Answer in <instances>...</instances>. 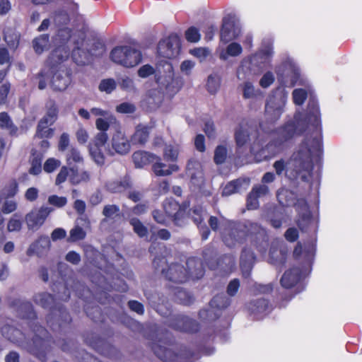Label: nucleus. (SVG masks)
I'll return each mask as SVG.
<instances>
[{"label": "nucleus", "instance_id": "f257e3e1", "mask_svg": "<svg viewBox=\"0 0 362 362\" xmlns=\"http://www.w3.org/2000/svg\"><path fill=\"white\" fill-rule=\"evenodd\" d=\"M295 120L296 123L295 121H289L276 129L273 132V139L267 146V148L274 147L279 150L286 142L294 137L301 122L304 125L299 129L298 134H301L309 127H312L315 136L313 137L306 136L299 145L298 149L293 153L291 158L295 176L299 177L303 182H310L313 175V160L314 159L316 161L320 160L323 151L321 115L317 101L310 98L303 119L299 120L295 116Z\"/></svg>", "mask_w": 362, "mask_h": 362}, {"label": "nucleus", "instance_id": "f03ea898", "mask_svg": "<svg viewBox=\"0 0 362 362\" xmlns=\"http://www.w3.org/2000/svg\"><path fill=\"white\" fill-rule=\"evenodd\" d=\"M247 240L260 253L266 252L269 246L267 232L260 224L245 220L228 221L222 233V240L228 247L243 244Z\"/></svg>", "mask_w": 362, "mask_h": 362}, {"label": "nucleus", "instance_id": "7ed1b4c3", "mask_svg": "<svg viewBox=\"0 0 362 362\" xmlns=\"http://www.w3.org/2000/svg\"><path fill=\"white\" fill-rule=\"evenodd\" d=\"M33 301L35 304L40 305L43 308H49L50 313L46 317L47 325L52 328L54 326V322L56 321L59 327L65 324H70L72 319L69 313L63 305L53 306L55 302L54 296L47 292L37 293L33 296Z\"/></svg>", "mask_w": 362, "mask_h": 362}, {"label": "nucleus", "instance_id": "20e7f679", "mask_svg": "<svg viewBox=\"0 0 362 362\" xmlns=\"http://www.w3.org/2000/svg\"><path fill=\"white\" fill-rule=\"evenodd\" d=\"M30 327L34 335L27 343L28 351L41 362H47L52 337L45 327L39 324L33 322Z\"/></svg>", "mask_w": 362, "mask_h": 362}, {"label": "nucleus", "instance_id": "39448f33", "mask_svg": "<svg viewBox=\"0 0 362 362\" xmlns=\"http://www.w3.org/2000/svg\"><path fill=\"white\" fill-rule=\"evenodd\" d=\"M167 264L166 258L164 255H156L153 260V266L156 270H160L165 279L175 284H182L189 279V272L187 269L181 264L172 263L164 268Z\"/></svg>", "mask_w": 362, "mask_h": 362}, {"label": "nucleus", "instance_id": "423d86ee", "mask_svg": "<svg viewBox=\"0 0 362 362\" xmlns=\"http://www.w3.org/2000/svg\"><path fill=\"white\" fill-rule=\"evenodd\" d=\"M173 344L174 341L172 339L167 341L159 339L158 341L152 342L151 347L155 355L164 362H179L184 358L192 362V359L194 356L193 351L185 350L184 354H178L172 350L171 346Z\"/></svg>", "mask_w": 362, "mask_h": 362}, {"label": "nucleus", "instance_id": "0eeeda50", "mask_svg": "<svg viewBox=\"0 0 362 362\" xmlns=\"http://www.w3.org/2000/svg\"><path fill=\"white\" fill-rule=\"evenodd\" d=\"M110 57L113 62L128 68L138 65L142 60L139 50L127 45L113 48Z\"/></svg>", "mask_w": 362, "mask_h": 362}, {"label": "nucleus", "instance_id": "6e6552de", "mask_svg": "<svg viewBox=\"0 0 362 362\" xmlns=\"http://www.w3.org/2000/svg\"><path fill=\"white\" fill-rule=\"evenodd\" d=\"M189 206L188 202L180 204L175 199L166 198L163 202V208L168 218L173 224L178 227H182L187 223L188 216L187 211Z\"/></svg>", "mask_w": 362, "mask_h": 362}, {"label": "nucleus", "instance_id": "1a4fd4ad", "mask_svg": "<svg viewBox=\"0 0 362 362\" xmlns=\"http://www.w3.org/2000/svg\"><path fill=\"white\" fill-rule=\"evenodd\" d=\"M230 298L225 294H217L210 300L209 308L202 309L199 310V317L203 320H216L221 315L220 311L228 308L230 305Z\"/></svg>", "mask_w": 362, "mask_h": 362}, {"label": "nucleus", "instance_id": "9d476101", "mask_svg": "<svg viewBox=\"0 0 362 362\" xmlns=\"http://www.w3.org/2000/svg\"><path fill=\"white\" fill-rule=\"evenodd\" d=\"M181 42L179 36L172 33L166 38L160 40L157 50L158 54L164 58L173 59L180 53Z\"/></svg>", "mask_w": 362, "mask_h": 362}, {"label": "nucleus", "instance_id": "9b49d317", "mask_svg": "<svg viewBox=\"0 0 362 362\" xmlns=\"http://www.w3.org/2000/svg\"><path fill=\"white\" fill-rule=\"evenodd\" d=\"M168 326L175 330L191 334L198 332L200 329L197 321L181 315L171 317Z\"/></svg>", "mask_w": 362, "mask_h": 362}, {"label": "nucleus", "instance_id": "f8f14e48", "mask_svg": "<svg viewBox=\"0 0 362 362\" xmlns=\"http://www.w3.org/2000/svg\"><path fill=\"white\" fill-rule=\"evenodd\" d=\"M108 136L104 133H98L92 142L89 144V152L91 158L98 165H103L105 162V157L103 153L102 148L107 143Z\"/></svg>", "mask_w": 362, "mask_h": 362}, {"label": "nucleus", "instance_id": "ddd939ff", "mask_svg": "<svg viewBox=\"0 0 362 362\" xmlns=\"http://www.w3.org/2000/svg\"><path fill=\"white\" fill-rule=\"evenodd\" d=\"M55 70L51 80V87L54 91L65 90L71 82V70L66 66H59Z\"/></svg>", "mask_w": 362, "mask_h": 362}, {"label": "nucleus", "instance_id": "4468645a", "mask_svg": "<svg viewBox=\"0 0 362 362\" xmlns=\"http://www.w3.org/2000/svg\"><path fill=\"white\" fill-rule=\"evenodd\" d=\"M110 144L112 150L110 149L109 152L112 156L115 153L124 156L130 151V141L121 130H116L112 134Z\"/></svg>", "mask_w": 362, "mask_h": 362}, {"label": "nucleus", "instance_id": "2eb2a0df", "mask_svg": "<svg viewBox=\"0 0 362 362\" xmlns=\"http://www.w3.org/2000/svg\"><path fill=\"white\" fill-rule=\"evenodd\" d=\"M52 209L42 206L37 211H32L25 216L28 228L31 230L38 229L51 213Z\"/></svg>", "mask_w": 362, "mask_h": 362}, {"label": "nucleus", "instance_id": "dca6fc26", "mask_svg": "<svg viewBox=\"0 0 362 362\" xmlns=\"http://www.w3.org/2000/svg\"><path fill=\"white\" fill-rule=\"evenodd\" d=\"M306 269L298 267H293L286 270L282 275L280 283L286 288H291L295 286L306 272Z\"/></svg>", "mask_w": 362, "mask_h": 362}, {"label": "nucleus", "instance_id": "f3484780", "mask_svg": "<svg viewBox=\"0 0 362 362\" xmlns=\"http://www.w3.org/2000/svg\"><path fill=\"white\" fill-rule=\"evenodd\" d=\"M269 57L268 51H261L252 54L249 58L250 70L255 75L262 74L266 68V64L269 63Z\"/></svg>", "mask_w": 362, "mask_h": 362}, {"label": "nucleus", "instance_id": "a211bd4d", "mask_svg": "<svg viewBox=\"0 0 362 362\" xmlns=\"http://www.w3.org/2000/svg\"><path fill=\"white\" fill-rule=\"evenodd\" d=\"M69 50L66 46H58L55 47L49 56L47 62L52 71L62 66V62L69 59Z\"/></svg>", "mask_w": 362, "mask_h": 362}, {"label": "nucleus", "instance_id": "6ab92c4d", "mask_svg": "<svg viewBox=\"0 0 362 362\" xmlns=\"http://www.w3.org/2000/svg\"><path fill=\"white\" fill-rule=\"evenodd\" d=\"M220 37L224 43L229 42L238 37L235 21L231 16H228L223 18Z\"/></svg>", "mask_w": 362, "mask_h": 362}, {"label": "nucleus", "instance_id": "aec40b11", "mask_svg": "<svg viewBox=\"0 0 362 362\" xmlns=\"http://www.w3.org/2000/svg\"><path fill=\"white\" fill-rule=\"evenodd\" d=\"M132 160L136 168H141L153 163L155 160H160V157L149 151L139 150L132 154Z\"/></svg>", "mask_w": 362, "mask_h": 362}, {"label": "nucleus", "instance_id": "412c9836", "mask_svg": "<svg viewBox=\"0 0 362 362\" xmlns=\"http://www.w3.org/2000/svg\"><path fill=\"white\" fill-rule=\"evenodd\" d=\"M152 126L139 124L135 127L134 134L131 136V141L134 145L144 146L148 141Z\"/></svg>", "mask_w": 362, "mask_h": 362}, {"label": "nucleus", "instance_id": "4be33fe9", "mask_svg": "<svg viewBox=\"0 0 362 362\" xmlns=\"http://www.w3.org/2000/svg\"><path fill=\"white\" fill-rule=\"evenodd\" d=\"M255 259L256 257L253 251L247 247L243 249L240 255V266L243 274L245 273L250 274Z\"/></svg>", "mask_w": 362, "mask_h": 362}, {"label": "nucleus", "instance_id": "5701e85b", "mask_svg": "<svg viewBox=\"0 0 362 362\" xmlns=\"http://www.w3.org/2000/svg\"><path fill=\"white\" fill-rule=\"evenodd\" d=\"M270 303L264 298L250 300L247 304V309L251 315H259L269 310Z\"/></svg>", "mask_w": 362, "mask_h": 362}, {"label": "nucleus", "instance_id": "b1692460", "mask_svg": "<svg viewBox=\"0 0 362 362\" xmlns=\"http://www.w3.org/2000/svg\"><path fill=\"white\" fill-rule=\"evenodd\" d=\"M163 99V94L160 91L153 89L148 91L144 100L148 108L153 111L157 110L161 105Z\"/></svg>", "mask_w": 362, "mask_h": 362}, {"label": "nucleus", "instance_id": "393cba45", "mask_svg": "<svg viewBox=\"0 0 362 362\" xmlns=\"http://www.w3.org/2000/svg\"><path fill=\"white\" fill-rule=\"evenodd\" d=\"M107 189L112 193H122L132 188V184L129 177L109 182L107 184Z\"/></svg>", "mask_w": 362, "mask_h": 362}, {"label": "nucleus", "instance_id": "a878e982", "mask_svg": "<svg viewBox=\"0 0 362 362\" xmlns=\"http://www.w3.org/2000/svg\"><path fill=\"white\" fill-rule=\"evenodd\" d=\"M160 160H155L152 165V170L157 176H167L171 175L173 172H177L179 167L177 164H166L162 163Z\"/></svg>", "mask_w": 362, "mask_h": 362}, {"label": "nucleus", "instance_id": "bb28decb", "mask_svg": "<svg viewBox=\"0 0 362 362\" xmlns=\"http://www.w3.org/2000/svg\"><path fill=\"white\" fill-rule=\"evenodd\" d=\"M43 153L35 149L31 151V156L30 158V167L28 172L30 175H38L42 173V170Z\"/></svg>", "mask_w": 362, "mask_h": 362}, {"label": "nucleus", "instance_id": "cd10ccee", "mask_svg": "<svg viewBox=\"0 0 362 362\" xmlns=\"http://www.w3.org/2000/svg\"><path fill=\"white\" fill-rule=\"evenodd\" d=\"M185 173L191 180L198 179L203 175L202 163L197 159H189L187 163Z\"/></svg>", "mask_w": 362, "mask_h": 362}, {"label": "nucleus", "instance_id": "c85d7f7f", "mask_svg": "<svg viewBox=\"0 0 362 362\" xmlns=\"http://www.w3.org/2000/svg\"><path fill=\"white\" fill-rule=\"evenodd\" d=\"M52 124L48 123L46 119H40L35 134V138L37 139H51L54 136V129L49 127Z\"/></svg>", "mask_w": 362, "mask_h": 362}, {"label": "nucleus", "instance_id": "c756f323", "mask_svg": "<svg viewBox=\"0 0 362 362\" xmlns=\"http://www.w3.org/2000/svg\"><path fill=\"white\" fill-rule=\"evenodd\" d=\"M0 128L8 131L11 136H16L18 135V128L13 123L7 112H0Z\"/></svg>", "mask_w": 362, "mask_h": 362}, {"label": "nucleus", "instance_id": "7c9ffc66", "mask_svg": "<svg viewBox=\"0 0 362 362\" xmlns=\"http://www.w3.org/2000/svg\"><path fill=\"white\" fill-rule=\"evenodd\" d=\"M45 108L46 113L40 119H46L48 123L54 124L58 118L59 107L57 104L54 100L49 99L45 104Z\"/></svg>", "mask_w": 362, "mask_h": 362}, {"label": "nucleus", "instance_id": "2f4dec72", "mask_svg": "<svg viewBox=\"0 0 362 362\" xmlns=\"http://www.w3.org/2000/svg\"><path fill=\"white\" fill-rule=\"evenodd\" d=\"M18 192V183L16 179H11L1 190L0 201L14 197Z\"/></svg>", "mask_w": 362, "mask_h": 362}, {"label": "nucleus", "instance_id": "473e14b6", "mask_svg": "<svg viewBox=\"0 0 362 362\" xmlns=\"http://www.w3.org/2000/svg\"><path fill=\"white\" fill-rule=\"evenodd\" d=\"M234 139L237 146V153H240L241 148L250 140V134L247 129H244L241 125L235 129L234 134Z\"/></svg>", "mask_w": 362, "mask_h": 362}, {"label": "nucleus", "instance_id": "72a5a7b5", "mask_svg": "<svg viewBox=\"0 0 362 362\" xmlns=\"http://www.w3.org/2000/svg\"><path fill=\"white\" fill-rule=\"evenodd\" d=\"M90 175L89 172L83 170L78 172L77 168H70L69 180L74 185H78L81 182H87L90 180Z\"/></svg>", "mask_w": 362, "mask_h": 362}, {"label": "nucleus", "instance_id": "f704fd0d", "mask_svg": "<svg viewBox=\"0 0 362 362\" xmlns=\"http://www.w3.org/2000/svg\"><path fill=\"white\" fill-rule=\"evenodd\" d=\"M244 182L245 180L240 178H238L228 182L223 189L222 196L227 197L238 192L241 189Z\"/></svg>", "mask_w": 362, "mask_h": 362}, {"label": "nucleus", "instance_id": "c9c22d12", "mask_svg": "<svg viewBox=\"0 0 362 362\" xmlns=\"http://www.w3.org/2000/svg\"><path fill=\"white\" fill-rule=\"evenodd\" d=\"M283 112V108L280 106L274 107L270 103H267L265 106V116L270 122L277 121Z\"/></svg>", "mask_w": 362, "mask_h": 362}, {"label": "nucleus", "instance_id": "e433bc0d", "mask_svg": "<svg viewBox=\"0 0 362 362\" xmlns=\"http://www.w3.org/2000/svg\"><path fill=\"white\" fill-rule=\"evenodd\" d=\"M49 40L48 34H42L33 40V46L35 52L41 54L47 47Z\"/></svg>", "mask_w": 362, "mask_h": 362}, {"label": "nucleus", "instance_id": "4c0bfd02", "mask_svg": "<svg viewBox=\"0 0 362 362\" xmlns=\"http://www.w3.org/2000/svg\"><path fill=\"white\" fill-rule=\"evenodd\" d=\"M23 318L30 321L37 319V313L34 310L33 304L30 301L22 302L19 306Z\"/></svg>", "mask_w": 362, "mask_h": 362}, {"label": "nucleus", "instance_id": "58836bf2", "mask_svg": "<svg viewBox=\"0 0 362 362\" xmlns=\"http://www.w3.org/2000/svg\"><path fill=\"white\" fill-rule=\"evenodd\" d=\"M84 310L88 317H90L93 322H103L104 320V316L101 308L98 305L94 306H86Z\"/></svg>", "mask_w": 362, "mask_h": 362}, {"label": "nucleus", "instance_id": "ea45409f", "mask_svg": "<svg viewBox=\"0 0 362 362\" xmlns=\"http://www.w3.org/2000/svg\"><path fill=\"white\" fill-rule=\"evenodd\" d=\"M66 160L69 165L83 162V157L76 147L71 146L66 153Z\"/></svg>", "mask_w": 362, "mask_h": 362}, {"label": "nucleus", "instance_id": "a19ab883", "mask_svg": "<svg viewBox=\"0 0 362 362\" xmlns=\"http://www.w3.org/2000/svg\"><path fill=\"white\" fill-rule=\"evenodd\" d=\"M23 222L22 216L18 213L14 214L7 223L8 231H20L22 228Z\"/></svg>", "mask_w": 362, "mask_h": 362}, {"label": "nucleus", "instance_id": "79ce46f5", "mask_svg": "<svg viewBox=\"0 0 362 362\" xmlns=\"http://www.w3.org/2000/svg\"><path fill=\"white\" fill-rule=\"evenodd\" d=\"M88 53L83 49L77 47L73 49L71 58L77 65L84 66L88 62Z\"/></svg>", "mask_w": 362, "mask_h": 362}, {"label": "nucleus", "instance_id": "37998d69", "mask_svg": "<svg viewBox=\"0 0 362 362\" xmlns=\"http://www.w3.org/2000/svg\"><path fill=\"white\" fill-rule=\"evenodd\" d=\"M228 149L224 145H218L214 150V162L216 165H221L226 160Z\"/></svg>", "mask_w": 362, "mask_h": 362}, {"label": "nucleus", "instance_id": "c03bdc74", "mask_svg": "<svg viewBox=\"0 0 362 362\" xmlns=\"http://www.w3.org/2000/svg\"><path fill=\"white\" fill-rule=\"evenodd\" d=\"M131 226L133 227L134 232L139 237H146L148 230L146 226H145L141 221L137 218H133L129 221Z\"/></svg>", "mask_w": 362, "mask_h": 362}, {"label": "nucleus", "instance_id": "a18cd8bd", "mask_svg": "<svg viewBox=\"0 0 362 362\" xmlns=\"http://www.w3.org/2000/svg\"><path fill=\"white\" fill-rule=\"evenodd\" d=\"M311 222L312 215L308 211L299 215L296 223L301 231H306Z\"/></svg>", "mask_w": 362, "mask_h": 362}, {"label": "nucleus", "instance_id": "49530a36", "mask_svg": "<svg viewBox=\"0 0 362 362\" xmlns=\"http://www.w3.org/2000/svg\"><path fill=\"white\" fill-rule=\"evenodd\" d=\"M117 88V83L113 78H105L103 79L98 86V89L101 92H105L106 93H111Z\"/></svg>", "mask_w": 362, "mask_h": 362}, {"label": "nucleus", "instance_id": "de8ad7c7", "mask_svg": "<svg viewBox=\"0 0 362 362\" xmlns=\"http://www.w3.org/2000/svg\"><path fill=\"white\" fill-rule=\"evenodd\" d=\"M188 218H191L193 222L199 227L203 222L202 209L200 206H194L189 210Z\"/></svg>", "mask_w": 362, "mask_h": 362}, {"label": "nucleus", "instance_id": "09e8293b", "mask_svg": "<svg viewBox=\"0 0 362 362\" xmlns=\"http://www.w3.org/2000/svg\"><path fill=\"white\" fill-rule=\"evenodd\" d=\"M293 101L296 105H302L308 98V93L303 88H296L292 93Z\"/></svg>", "mask_w": 362, "mask_h": 362}, {"label": "nucleus", "instance_id": "8fccbe9b", "mask_svg": "<svg viewBox=\"0 0 362 362\" xmlns=\"http://www.w3.org/2000/svg\"><path fill=\"white\" fill-rule=\"evenodd\" d=\"M54 21L59 25H67L70 22L68 12L64 9H59L54 13Z\"/></svg>", "mask_w": 362, "mask_h": 362}, {"label": "nucleus", "instance_id": "3c124183", "mask_svg": "<svg viewBox=\"0 0 362 362\" xmlns=\"http://www.w3.org/2000/svg\"><path fill=\"white\" fill-rule=\"evenodd\" d=\"M61 165L59 160L54 158H47L43 165V170L47 173H52L57 170Z\"/></svg>", "mask_w": 362, "mask_h": 362}, {"label": "nucleus", "instance_id": "603ef678", "mask_svg": "<svg viewBox=\"0 0 362 362\" xmlns=\"http://www.w3.org/2000/svg\"><path fill=\"white\" fill-rule=\"evenodd\" d=\"M70 240L72 242H76L78 240H83L86 236V233L83 230V228H81L79 226H76L70 230Z\"/></svg>", "mask_w": 362, "mask_h": 362}, {"label": "nucleus", "instance_id": "864d4df0", "mask_svg": "<svg viewBox=\"0 0 362 362\" xmlns=\"http://www.w3.org/2000/svg\"><path fill=\"white\" fill-rule=\"evenodd\" d=\"M186 40L189 42H197L201 37L199 30L194 27H189L185 33Z\"/></svg>", "mask_w": 362, "mask_h": 362}, {"label": "nucleus", "instance_id": "5fc2aeb1", "mask_svg": "<svg viewBox=\"0 0 362 362\" xmlns=\"http://www.w3.org/2000/svg\"><path fill=\"white\" fill-rule=\"evenodd\" d=\"M220 86L219 81L214 76L210 75L206 82V89L211 93L215 94Z\"/></svg>", "mask_w": 362, "mask_h": 362}, {"label": "nucleus", "instance_id": "6e6d98bb", "mask_svg": "<svg viewBox=\"0 0 362 362\" xmlns=\"http://www.w3.org/2000/svg\"><path fill=\"white\" fill-rule=\"evenodd\" d=\"M275 81L274 75L272 71H267L259 80V86L263 88L269 87Z\"/></svg>", "mask_w": 362, "mask_h": 362}, {"label": "nucleus", "instance_id": "4d7b16f0", "mask_svg": "<svg viewBox=\"0 0 362 362\" xmlns=\"http://www.w3.org/2000/svg\"><path fill=\"white\" fill-rule=\"evenodd\" d=\"M136 106L130 103L124 102L116 107L117 112L122 114H132L136 111Z\"/></svg>", "mask_w": 362, "mask_h": 362}, {"label": "nucleus", "instance_id": "13d9d810", "mask_svg": "<svg viewBox=\"0 0 362 362\" xmlns=\"http://www.w3.org/2000/svg\"><path fill=\"white\" fill-rule=\"evenodd\" d=\"M259 206V199L252 192L250 193L247 196L246 199V207L248 210H255Z\"/></svg>", "mask_w": 362, "mask_h": 362}, {"label": "nucleus", "instance_id": "bf43d9fd", "mask_svg": "<svg viewBox=\"0 0 362 362\" xmlns=\"http://www.w3.org/2000/svg\"><path fill=\"white\" fill-rule=\"evenodd\" d=\"M163 157L167 161L175 162L178 157V151L172 146H167L163 153Z\"/></svg>", "mask_w": 362, "mask_h": 362}, {"label": "nucleus", "instance_id": "052dcab7", "mask_svg": "<svg viewBox=\"0 0 362 362\" xmlns=\"http://www.w3.org/2000/svg\"><path fill=\"white\" fill-rule=\"evenodd\" d=\"M127 305L132 311L137 313L138 315H142L145 312L144 305L138 300H130L128 301Z\"/></svg>", "mask_w": 362, "mask_h": 362}, {"label": "nucleus", "instance_id": "680f3d73", "mask_svg": "<svg viewBox=\"0 0 362 362\" xmlns=\"http://www.w3.org/2000/svg\"><path fill=\"white\" fill-rule=\"evenodd\" d=\"M243 52L241 45L238 42H231L226 47V53L231 57H237Z\"/></svg>", "mask_w": 362, "mask_h": 362}, {"label": "nucleus", "instance_id": "e2e57ef3", "mask_svg": "<svg viewBox=\"0 0 362 362\" xmlns=\"http://www.w3.org/2000/svg\"><path fill=\"white\" fill-rule=\"evenodd\" d=\"M70 144V139H69V135L64 132L62 133L59 139L58 142V150L61 152H64L65 151L68 150V147Z\"/></svg>", "mask_w": 362, "mask_h": 362}, {"label": "nucleus", "instance_id": "0e129e2a", "mask_svg": "<svg viewBox=\"0 0 362 362\" xmlns=\"http://www.w3.org/2000/svg\"><path fill=\"white\" fill-rule=\"evenodd\" d=\"M48 202L51 205L61 208L66 204L67 200L65 197H59L57 195L54 194L48 197Z\"/></svg>", "mask_w": 362, "mask_h": 362}, {"label": "nucleus", "instance_id": "69168bd1", "mask_svg": "<svg viewBox=\"0 0 362 362\" xmlns=\"http://www.w3.org/2000/svg\"><path fill=\"white\" fill-rule=\"evenodd\" d=\"M119 207L115 204L105 205L103 210V214L106 218H112L113 215H119Z\"/></svg>", "mask_w": 362, "mask_h": 362}, {"label": "nucleus", "instance_id": "338daca9", "mask_svg": "<svg viewBox=\"0 0 362 362\" xmlns=\"http://www.w3.org/2000/svg\"><path fill=\"white\" fill-rule=\"evenodd\" d=\"M152 216L153 220L161 225L165 226L167 225V217L168 216L165 214V213L163 212L160 209H154L152 211Z\"/></svg>", "mask_w": 362, "mask_h": 362}, {"label": "nucleus", "instance_id": "774afa93", "mask_svg": "<svg viewBox=\"0 0 362 362\" xmlns=\"http://www.w3.org/2000/svg\"><path fill=\"white\" fill-rule=\"evenodd\" d=\"M70 175V168H68L66 166H63L60 169V171L57 174L55 180V184L57 185H59L64 182L68 176Z\"/></svg>", "mask_w": 362, "mask_h": 362}]
</instances>
